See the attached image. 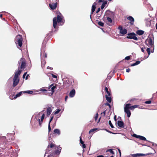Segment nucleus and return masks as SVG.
<instances>
[{"instance_id":"de8ad7c7","label":"nucleus","mask_w":157,"mask_h":157,"mask_svg":"<svg viewBox=\"0 0 157 157\" xmlns=\"http://www.w3.org/2000/svg\"><path fill=\"white\" fill-rule=\"evenodd\" d=\"M80 142L81 144H84V142L82 140L81 138L80 137Z\"/></svg>"},{"instance_id":"72a5a7b5","label":"nucleus","mask_w":157,"mask_h":157,"mask_svg":"<svg viewBox=\"0 0 157 157\" xmlns=\"http://www.w3.org/2000/svg\"><path fill=\"white\" fill-rule=\"evenodd\" d=\"M97 130L96 128H94L93 129H91L89 131V133L90 134L91 132H94V131H95V130Z\"/></svg>"},{"instance_id":"ea45409f","label":"nucleus","mask_w":157,"mask_h":157,"mask_svg":"<svg viewBox=\"0 0 157 157\" xmlns=\"http://www.w3.org/2000/svg\"><path fill=\"white\" fill-rule=\"evenodd\" d=\"M106 113V110L104 111L103 112L101 113V114L103 116H105Z\"/></svg>"},{"instance_id":"f8f14e48","label":"nucleus","mask_w":157,"mask_h":157,"mask_svg":"<svg viewBox=\"0 0 157 157\" xmlns=\"http://www.w3.org/2000/svg\"><path fill=\"white\" fill-rule=\"evenodd\" d=\"M53 85V84H51L49 86V88H48L47 87H44L41 88L40 90V91H41L44 92L50 89L51 87H52Z\"/></svg>"},{"instance_id":"052dcab7","label":"nucleus","mask_w":157,"mask_h":157,"mask_svg":"<svg viewBox=\"0 0 157 157\" xmlns=\"http://www.w3.org/2000/svg\"><path fill=\"white\" fill-rule=\"evenodd\" d=\"M68 98V96H65V101H67V99Z\"/></svg>"},{"instance_id":"7c9ffc66","label":"nucleus","mask_w":157,"mask_h":157,"mask_svg":"<svg viewBox=\"0 0 157 157\" xmlns=\"http://www.w3.org/2000/svg\"><path fill=\"white\" fill-rule=\"evenodd\" d=\"M107 13L109 15V14H112V15H114V12H111V11H110L109 10H107Z\"/></svg>"},{"instance_id":"5701e85b","label":"nucleus","mask_w":157,"mask_h":157,"mask_svg":"<svg viewBox=\"0 0 157 157\" xmlns=\"http://www.w3.org/2000/svg\"><path fill=\"white\" fill-rule=\"evenodd\" d=\"M136 33L138 35H142L144 34V31L142 30H138L136 31Z\"/></svg>"},{"instance_id":"13d9d810","label":"nucleus","mask_w":157,"mask_h":157,"mask_svg":"<svg viewBox=\"0 0 157 157\" xmlns=\"http://www.w3.org/2000/svg\"><path fill=\"white\" fill-rule=\"evenodd\" d=\"M114 120L115 121H116L117 119V116L116 115H115L114 117Z\"/></svg>"},{"instance_id":"58836bf2","label":"nucleus","mask_w":157,"mask_h":157,"mask_svg":"<svg viewBox=\"0 0 157 157\" xmlns=\"http://www.w3.org/2000/svg\"><path fill=\"white\" fill-rule=\"evenodd\" d=\"M125 60H129L130 59V57L129 56H127L125 58Z\"/></svg>"},{"instance_id":"412c9836","label":"nucleus","mask_w":157,"mask_h":157,"mask_svg":"<svg viewBox=\"0 0 157 157\" xmlns=\"http://www.w3.org/2000/svg\"><path fill=\"white\" fill-rule=\"evenodd\" d=\"M105 98L107 101L109 103H110L112 101V98L111 96H108V95H105Z\"/></svg>"},{"instance_id":"393cba45","label":"nucleus","mask_w":157,"mask_h":157,"mask_svg":"<svg viewBox=\"0 0 157 157\" xmlns=\"http://www.w3.org/2000/svg\"><path fill=\"white\" fill-rule=\"evenodd\" d=\"M138 139H139L140 140H146V138L142 136H139Z\"/></svg>"},{"instance_id":"2eb2a0df","label":"nucleus","mask_w":157,"mask_h":157,"mask_svg":"<svg viewBox=\"0 0 157 157\" xmlns=\"http://www.w3.org/2000/svg\"><path fill=\"white\" fill-rule=\"evenodd\" d=\"M118 125L120 127L124 128V124L123 121H119L117 122Z\"/></svg>"},{"instance_id":"a878e982","label":"nucleus","mask_w":157,"mask_h":157,"mask_svg":"<svg viewBox=\"0 0 157 157\" xmlns=\"http://www.w3.org/2000/svg\"><path fill=\"white\" fill-rule=\"evenodd\" d=\"M140 61H137L136 63L132 64L131 65V66H135L136 65H137L139 64L140 63Z\"/></svg>"},{"instance_id":"f3484780","label":"nucleus","mask_w":157,"mask_h":157,"mask_svg":"<svg viewBox=\"0 0 157 157\" xmlns=\"http://www.w3.org/2000/svg\"><path fill=\"white\" fill-rule=\"evenodd\" d=\"M52 111V109L51 107H48L47 108V113L48 116H49L51 114Z\"/></svg>"},{"instance_id":"6ab92c4d","label":"nucleus","mask_w":157,"mask_h":157,"mask_svg":"<svg viewBox=\"0 0 157 157\" xmlns=\"http://www.w3.org/2000/svg\"><path fill=\"white\" fill-rule=\"evenodd\" d=\"M127 32V30L125 29H122L121 31H120V33L122 35L126 34Z\"/></svg>"},{"instance_id":"aec40b11","label":"nucleus","mask_w":157,"mask_h":157,"mask_svg":"<svg viewBox=\"0 0 157 157\" xmlns=\"http://www.w3.org/2000/svg\"><path fill=\"white\" fill-rule=\"evenodd\" d=\"M56 147H57V146L56 145V144H53V143H51L50 144H49L47 147L48 149H49V148H53L54 147L55 149H56Z\"/></svg>"},{"instance_id":"1a4fd4ad","label":"nucleus","mask_w":157,"mask_h":157,"mask_svg":"<svg viewBox=\"0 0 157 157\" xmlns=\"http://www.w3.org/2000/svg\"><path fill=\"white\" fill-rule=\"evenodd\" d=\"M56 2L55 3H50L49 4L50 8L52 10H54L56 9L57 6V2H59V0H56Z\"/></svg>"},{"instance_id":"c03bdc74","label":"nucleus","mask_w":157,"mask_h":157,"mask_svg":"<svg viewBox=\"0 0 157 157\" xmlns=\"http://www.w3.org/2000/svg\"><path fill=\"white\" fill-rule=\"evenodd\" d=\"M53 116H52L51 117V118L50 120V121H49V123L48 124H50L51 121H52V120H53Z\"/></svg>"},{"instance_id":"2f4dec72","label":"nucleus","mask_w":157,"mask_h":157,"mask_svg":"<svg viewBox=\"0 0 157 157\" xmlns=\"http://www.w3.org/2000/svg\"><path fill=\"white\" fill-rule=\"evenodd\" d=\"M98 24L99 25H100L101 27L104 26V23L103 22H102L101 21H99L98 22Z\"/></svg>"},{"instance_id":"cd10ccee","label":"nucleus","mask_w":157,"mask_h":157,"mask_svg":"<svg viewBox=\"0 0 157 157\" xmlns=\"http://www.w3.org/2000/svg\"><path fill=\"white\" fill-rule=\"evenodd\" d=\"M23 93H27L29 94H32L33 93V92L32 91H22Z\"/></svg>"},{"instance_id":"9d476101","label":"nucleus","mask_w":157,"mask_h":157,"mask_svg":"<svg viewBox=\"0 0 157 157\" xmlns=\"http://www.w3.org/2000/svg\"><path fill=\"white\" fill-rule=\"evenodd\" d=\"M61 147H59L57 146L56 149H55L56 150L53 152V153L57 155H59L61 151Z\"/></svg>"},{"instance_id":"dca6fc26","label":"nucleus","mask_w":157,"mask_h":157,"mask_svg":"<svg viewBox=\"0 0 157 157\" xmlns=\"http://www.w3.org/2000/svg\"><path fill=\"white\" fill-rule=\"evenodd\" d=\"M75 90L73 89L70 92L69 94V96L70 97H73L75 95Z\"/></svg>"},{"instance_id":"bb28decb","label":"nucleus","mask_w":157,"mask_h":157,"mask_svg":"<svg viewBox=\"0 0 157 157\" xmlns=\"http://www.w3.org/2000/svg\"><path fill=\"white\" fill-rule=\"evenodd\" d=\"M53 85L51 87V91L52 92V94H53V93L55 91V89H56V86H53Z\"/></svg>"},{"instance_id":"680f3d73","label":"nucleus","mask_w":157,"mask_h":157,"mask_svg":"<svg viewBox=\"0 0 157 157\" xmlns=\"http://www.w3.org/2000/svg\"><path fill=\"white\" fill-rule=\"evenodd\" d=\"M28 77H29V74H28L27 75H26V76L25 78V79L26 80H27L28 79Z\"/></svg>"},{"instance_id":"bf43d9fd","label":"nucleus","mask_w":157,"mask_h":157,"mask_svg":"<svg viewBox=\"0 0 157 157\" xmlns=\"http://www.w3.org/2000/svg\"><path fill=\"white\" fill-rule=\"evenodd\" d=\"M82 147H83V148H86V145H85V144H82Z\"/></svg>"},{"instance_id":"20e7f679","label":"nucleus","mask_w":157,"mask_h":157,"mask_svg":"<svg viewBox=\"0 0 157 157\" xmlns=\"http://www.w3.org/2000/svg\"><path fill=\"white\" fill-rule=\"evenodd\" d=\"M131 105V104H126L125 106L124 107V112L127 113V117H130L131 115V113L129 109L133 110L134 109L133 105L130 106Z\"/></svg>"},{"instance_id":"e2e57ef3","label":"nucleus","mask_w":157,"mask_h":157,"mask_svg":"<svg viewBox=\"0 0 157 157\" xmlns=\"http://www.w3.org/2000/svg\"><path fill=\"white\" fill-rule=\"evenodd\" d=\"M107 1H105L103 2V3H102L103 4H104V5H105L107 4Z\"/></svg>"},{"instance_id":"39448f33","label":"nucleus","mask_w":157,"mask_h":157,"mask_svg":"<svg viewBox=\"0 0 157 157\" xmlns=\"http://www.w3.org/2000/svg\"><path fill=\"white\" fill-rule=\"evenodd\" d=\"M154 38L149 36L145 40V44L147 46L150 48H154Z\"/></svg>"},{"instance_id":"8fccbe9b","label":"nucleus","mask_w":157,"mask_h":157,"mask_svg":"<svg viewBox=\"0 0 157 157\" xmlns=\"http://www.w3.org/2000/svg\"><path fill=\"white\" fill-rule=\"evenodd\" d=\"M105 105H106L108 106L109 107V108H110L111 107V106L110 105L109 103H105Z\"/></svg>"},{"instance_id":"6e6552de","label":"nucleus","mask_w":157,"mask_h":157,"mask_svg":"<svg viewBox=\"0 0 157 157\" xmlns=\"http://www.w3.org/2000/svg\"><path fill=\"white\" fill-rule=\"evenodd\" d=\"M127 35L128 36H127L126 38L128 39H133L135 40H137L138 38L136 36V35L134 33H128Z\"/></svg>"},{"instance_id":"603ef678","label":"nucleus","mask_w":157,"mask_h":157,"mask_svg":"<svg viewBox=\"0 0 157 157\" xmlns=\"http://www.w3.org/2000/svg\"><path fill=\"white\" fill-rule=\"evenodd\" d=\"M27 74V72L25 73L24 74V75H23V78H24L25 77V76H26V75Z\"/></svg>"},{"instance_id":"0eeeda50","label":"nucleus","mask_w":157,"mask_h":157,"mask_svg":"<svg viewBox=\"0 0 157 157\" xmlns=\"http://www.w3.org/2000/svg\"><path fill=\"white\" fill-rule=\"evenodd\" d=\"M19 64H21L20 69L24 70L26 67V60L25 59L22 57L21 58L20 61L18 62Z\"/></svg>"},{"instance_id":"b1692460","label":"nucleus","mask_w":157,"mask_h":157,"mask_svg":"<svg viewBox=\"0 0 157 157\" xmlns=\"http://www.w3.org/2000/svg\"><path fill=\"white\" fill-rule=\"evenodd\" d=\"M22 94V92H20L18 93L17 94L14 96V99L16 98H17L20 96Z\"/></svg>"},{"instance_id":"f257e3e1","label":"nucleus","mask_w":157,"mask_h":157,"mask_svg":"<svg viewBox=\"0 0 157 157\" xmlns=\"http://www.w3.org/2000/svg\"><path fill=\"white\" fill-rule=\"evenodd\" d=\"M16 71L15 73V75L14 76L13 80V85L12 86L13 87H15L19 83V76L20 75L22 71L21 70H19Z\"/></svg>"},{"instance_id":"c9c22d12","label":"nucleus","mask_w":157,"mask_h":157,"mask_svg":"<svg viewBox=\"0 0 157 157\" xmlns=\"http://www.w3.org/2000/svg\"><path fill=\"white\" fill-rule=\"evenodd\" d=\"M147 51L148 55H150V48H148L147 49Z\"/></svg>"},{"instance_id":"a18cd8bd","label":"nucleus","mask_w":157,"mask_h":157,"mask_svg":"<svg viewBox=\"0 0 157 157\" xmlns=\"http://www.w3.org/2000/svg\"><path fill=\"white\" fill-rule=\"evenodd\" d=\"M118 28L120 30V31H121L122 29H123L122 26L120 25L118 27Z\"/></svg>"},{"instance_id":"69168bd1","label":"nucleus","mask_w":157,"mask_h":157,"mask_svg":"<svg viewBox=\"0 0 157 157\" xmlns=\"http://www.w3.org/2000/svg\"><path fill=\"white\" fill-rule=\"evenodd\" d=\"M104 1V0H99L98 2H103Z\"/></svg>"},{"instance_id":"0e129e2a","label":"nucleus","mask_w":157,"mask_h":157,"mask_svg":"<svg viewBox=\"0 0 157 157\" xmlns=\"http://www.w3.org/2000/svg\"><path fill=\"white\" fill-rule=\"evenodd\" d=\"M141 51H142L143 52H144V48H141Z\"/></svg>"},{"instance_id":"5fc2aeb1","label":"nucleus","mask_w":157,"mask_h":157,"mask_svg":"<svg viewBox=\"0 0 157 157\" xmlns=\"http://www.w3.org/2000/svg\"><path fill=\"white\" fill-rule=\"evenodd\" d=\"M100 8H98L96 12V13H98L100 11Z\"/></svg>"},{"instance_id":"423d86ee","label":"nucleus","mask_w":157,"mask_h":157,"mask_svg":"<svg viewBox=\"0 0 157 157\" xmlns=\"http://www.w3.org/2000/svg\"><path fill=\"white\" fill-rule=\"evenodd\" d=\"M155 153V151L154 150H153V152H149L147 154H141V153H137L135 154H132L131 155L133 157H139L140 156H145L149 155H153Z\"/></svg>"},{"instance_id":"9b49d317","label":"nucleus","mask_w":157,"mask_h":157,"mask_svg":"<svg viewBox=\"0 0 157 157\" xmlns=\"http://www.w3.org/2000/svg\"><path fill=\"white\" fill-rule=\"evenodd\" d=\"M97 4L96 3L94 2L92 7V9L91 12V15H90V17L91 18V15L94 12V11L96 8V6Z\"/></svg>"},{"instance_id":"4468645a","label":"nucleus","mask_w":157,"mask_h":157,"mask_svg":"<svg viewBox=\"0 0 157 157\" xmlns=\"http://www.w3.org/2000/svg\"><path fill=\"white\" fill-rule=\"evenodd\" d=\"M44 114H43L41 117V120H40V119H38L39 124L40 126H41V124L44 118Z\"/></svg>"},{"instance_id":"a19ab883","label":"nucleus","mask_w":157,"mask_h":157,"mask_svg":"<svg viewBox=\"0 0 157 157\" xmlns=\"http://www.w3.org/2000/svg\"><path fill=\"white\" fill-rule=\"evenodd\" d=\"M133 136H134V137H135L137 138H139V135H136V134H134L133 135Z\"/></svg>"},{"instance_id":"f704fd0d","label":"nucleus","mask_w":157,"mask_h":157,"mask_svg":"<svg viewBox=\"0 0 157 157\" xmlns=\"http://www.w3.org/2000/svg\"><path fill=\"white\" fill-rule=\"evenodd\" d=\"M61 109H57V110L55 111V114H58L59 112L60 111Z\"/></svg>"},{"instance_id":"338daca9","label":"nucleus","mask_w":157,"mask_h":157,"mask_svg":"<svg viewBox=\"0 0 157 157\" xmlns=\"http://www.w3.org/2000/svg\"><path fill=\"white\" fill-rule=\"evenodd\" d=\"M104 156L102 155H98V156H97V157H103Z\"/></svg>"},{"instance_id":"09e8293b","label":"nucleus","mask_w":157,"mask_h":157,"mask_svg":"<svg viewBox=\"0 0 157 157\" xmlns=\"http://www.w3.org/2000/svg\"><path fill=\"white\" fill-rule=\"evenodd\" d=\"M136 100H137V99L136 98H132L130 100V102H131L132 101H136Z\"/></svg>"},{"instance_id":"6e6d98bb","label":"nucleus","mask_w":157,"mask_h":157,"mask_svg":"<svg viewBox=\"0 0 157 157\" xmlns=\"http://www.w3.org/2000/svg\"><path fill=\"white\" fill-rule=\"evenodd\" d=\"M133 106L134 107V109L135 108L138 107L139 106V105H133Z\"/></svg>"},{"instance_id":"473e14b6","label":"nucleus","mask_w":157,"mask_h":157,"mask_svg":"<svg viewBox=\"0 0 157 157\" xmlns=\"http://www.w3.org/2000/svg\"><path fill=\"white\" fill-rule=\"evenodd\" d=\"M109 125H110V126H111V128H114V127L113 126V125L112 124L111 121L109 120Z\"/></svg>"},{"instance_id":"e433bc0d","label":"nucleus","mask_w":157,"mask_h":157,"mask_svg":"<svg viewBox=\"0 0 157 157\" xmlns=\"http://www.w3.org/2000/svg\"><path fill=\"white\" fill-rule=\"evenodd\" d=\"M151 102V100H149L145 101V103L146 104H150Z\"/></svg>"},{"instance_id":"ddd939ff","label":"nucleus","mask_w":157,"mask_h":157,"mask_svg":"<svg viewBox=\"0 0 157 157\" xmlns=\"http://www.w3.org/2000/svg\"><path fill=\"white\" fill-rule=\"evenodd\" d=\"M127 19L130 21V23L131 25H133L134 21V19L131 16H129L127 18Z\"/></svg>"},{"instance_id":"4be33fe9","label":"nucleus","mask_w":157,"mask_h":157,"mask_svg":"<svg viewBox=\"0 0 157 157\" xmlns=\"http://www.w3.org/2000/svg\"><path fill=\"white\" fill-rule=\"evenodd\" d=\"M54 133L56 135H59L60 134V132L59 129H55L54 130Z\"/></svg>"},{"instance_id":"49530a36","label":"nucleus","mask_w":157,"mask_h":157,"mask_svg":"<svg viewBox=\"0 0 157 157\" xmlns=\"http://www.w3.org/2000/svg\"><path fill=\"white\" fill-rule=\"evenodd\" d=\"M52 77L53 78H57V76L56 75H55L52 74Z\"/></svg>"},{"instance_id":"37998d69","label":"nucleus","mask_w":157,"mask_h":157,"mask_svg":"<svg viewBox=\"0 0 157 157\" xmlns=\"http://www.w3.org/2000/svg\"><path fill=\"white\" fill-rule=\"evenodd\" d=\"M6 139V137H4V136H2V137H1V136H0V139L1 140H5Z\"/></svg>"},{"instance_id":"864d4df0","label":"nucleus","mask_w":157,"mask_h":157,"mask_svg":"<svg viewBox=\"0 0 157 157\" xmlns=\"http://www.w3.org/2000/svg\"><path fill=\"white\" fill-rule=\"evenodd\" d=\"M118 150L120 154V157H121V150L119 149H118Z\"/></svg>"},{"instance_id":"774afa93","label":"nucleus","mask_w":157,"mask_h":157,"mask_svg":"<svg viewBox=\"0 0 157 157\" xmlns=\"http://www.w3.org/2000/svg\"><path fill=\"white\" fill-rule=\"evenodd\" d=\"M155 27L156 29L157 30V23L156 24Z\"/></svg>"},{"instance_id":"3c124183","label":"nucleus","mask_w":157,"mask_h":157,"mask_svg":"<svg viewBox=\"0 0 157 157\" xmlns=\"http://www.w3.org/2000/svg\"><path fill=\"white\" fill-rule=\"evenodd\" d=\"M105 5H104V4H102L101 6V9H103L105 7Z\"/></svg>"},{"instance_id":"f03ea898","label":"nucleus","mask_w":157,"mask_h":157,"mask_svg":"<svg viewBox=\"0 0 157 157\" xmlns=\"http://www.w3.org/2000/svg\"><path fill=\"white\" fill-rule=\"evenodd\" d=\"M23 41V37L21 35H18L15 37V42L18 48L22 47Z\"/></svg>"},{"instance_id":"4c0bfd02","label":"nucleus","mask_w":157,"mask_h":157,"mask_svg":"<svg viewBox=\"0 0 157 157\" xmlns=\"http://www.w3.org/2000/svg\"><path fill=\"white\" fill-rule=\"evenodd\" d=\"M98 113H97L96 114V116L94 117L95 120L96 121L98 119Z\"/></svg>"},{"instance_id":"c85d7f7f","label":"nucleus","mask_w":157,"mask_h":157,"mask_svg":"<svg viewBox=\"0 0 157 157\" xmlns=\"http://www.w3.org/2000/svg\"><path fill=\"white\" fill-rule=\"evenodd\" d=\"M110 152L112 154L114 155V152L113 151L112 149H109L106 150V152Z\"/></svg>"},{"instance_id":"c756f323","label":"nucleus","mask_w":157,"mask_h":157,"mask_svg":"<svg viewBox=\"0 0 157 157\" xmlns=\"http://www.w3.org/2000/svg\"><path fill=\"white\" fill-rule=\"evenodd\" d=\"M107 20L108 22H109V24L112 23V20L111 18L109 17H107Z\"/></svg>"},{"instance_id":"7ed1b4c3","label":"nucleus","mask_w":157,"mask_h":157,"mask_svg":"<svg viewBox=\"0 0 157 157\" xmlns=\"http://www.w3.org/2000/svg\"><path fill=\"white\" fill-rule=\"evenodd\" d=\"M62 20L63 18L62 17L59 15H58L57 17H54L53 18V26L54 28H56L57 22L58 23H60L61 25H62L63 24V22H62Z\"/></svg>"},{"instance_id":"a211bd4d","label":"nucleus","mask_w":157,"mask_h":157,"mask_svg":"<svg viewBox=\"0 0 157 157\" xmlns=\"http://www.w3.org/2000/svg\"><path fill=\"white\" fill-rule=\"evenodd\" d=\"M110 91H109L108 89V88L105 86V92L107 94V95L108 96H111V94L110 92V90H109Z\"/></svg>"},{"instance_id":"79ce46f5","label":"nucleus","mask_w":157,"mask_h":157,"mask_svg":"<svg viewBox=\"0 0 157 157\" xmlns=\"http://www.w3.org/2000/svg\"><path fill=\"white\" fill-rule=\"evenodd\" d=\"M48 132H50L51 131V128L50 126V124H48Z\"/></svg>"},{"instance_id":"4d7b16f0","label":"nucleus","mask_w":157,"mask_h":157,"mask_svg":"<svg viewBox=\"0 0 157 157\" xmlns=\"http://www.w3.org/2000/svg\"><path fill=\"white\" fill-rule=\"evenodd\" d=\"M130 71V69H129V68H128V69H127L126 70V71L127 72H129Z\"/></svg>"}]
</instances>
